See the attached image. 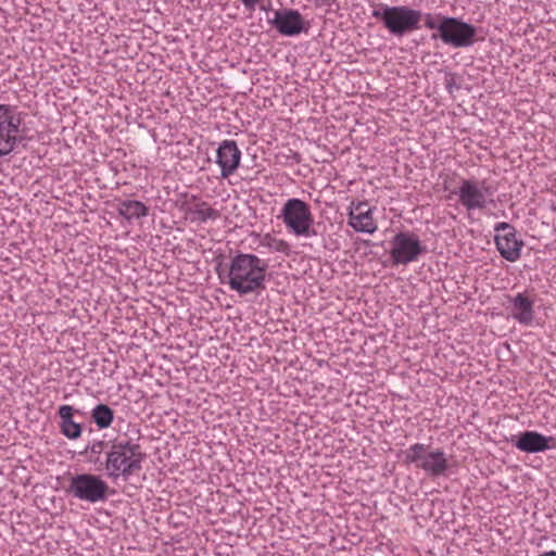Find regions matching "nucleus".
<instances>
[{
    "label": "nucleus",
    "instance_id": "4",
    "mask_svg": "<svg viewBox=\"0 0 556 556\" xmlns=\"http://www.w3.org/2000/svg\"><path fill=\"white\" fill-rule=\"evenodd\" d=\"M495 190L485 180L463 178L459 186L451 190L448 198L457 197V201L467 212L483 211L494 204Z\"/></svg>",
    "mask_w": 556,
    "mask_h": 556
},
{
    "label": "nucleus",
    "instance_id": "18",
    "mask_svg": "<svg viewBox=\"0 0 556 556\" xmlns=\"http://www.w3.org/2000/svg\"><path fill=\"white\" fill-rule=\"evenodd\" d=\"M252 236L258 248H264L270 253H281L286 256L290 255L291 253L289 242L283 239L276 238L269 232L264 235L253 233Z\"/></svg>",
    "mask_w": 556,
    "mask_h": 556
},
{
    "label": "nucleus",
    "instance_id": "1",
    "mask_svg": "<svg viewBox=\"0 0 556 556\" xmlns=\"http://www.w3.org/2000/svg\"><path fill=\"white\" fill-rule=\"evenodd\" d=\"M267 269L266 260L239 252L229 261L225 283L240 296L260 294L266 289Z\"/></svg>",
    "mask_w": 556,
    "mask_h": 556
},
{
    "label": "nucleus",
    "instance_id": "13",
    "mask_svg": "<svg viewBox=\"0 0 556 556\" xmlns=\"http://www.w3.org/2000/svg\"><path fill=\"white\" fill-rule=\"evenodd\" d=\"M375 206H370L366 201L351 202L348 211V224L356 232L372 235L378 226L374 219Z\"/></svg>",
    "mask_w": 556,
    "mask_h": 556
},
{
    "label": "nucleus",
    "instance_id": "2",
    "mask_svg": "<svg viewBox=\"0 0 556 556\" xmlns=\"http://www.w3.org/2000/svg\"><path fill=\"white\" fill-rule=\"evenodd\" d=\"M146 454L141 446L131 440H122L112 444L106 453L104 469L112 480H127L141 470Z\"/></svg>",
    "mask_w": 556,
    "mask_h": 556
},
{
    "label": "nucleus",
    "instance_id": "24",
    "mask_svg": "<svg viewBox=\"0 0 556 556\" xmlns=\"http://www.w3.org/2000/svg\"><path fill=\"white\" fill-rule=\"evenodd\" d=\"M549 207L551 211L556 214V203L552 202Z\"/></svg>",
    "mask_w": 556,
    "mask_h": 556
},
{
    "label": "nucleus",
    "instance_id": "14",
    "mask_svg": "<svg viewBox=\"0 0 556 556\" xmlns=\"http://www.w3.org/2000/svg\"><path fill=\"white\" fill-rule=\"evenodd\" d=\"M241 151L235 140H223L216 150V163L223 178L230 177L239 167Z\"/></svg>",
    "mask_w": 556,
    "mask_h": 556
},
{
    "label": "nucleus",
    "instance_id": "23",
    "mask_svg": "<svg viewBox=\"0 0 556 556\" xmlns=\"http://www.w3.org/2000/svg\"><path fill=\"white\" fill-rule=\"evenodd\" d=\"M105 442L103 440H93L87 446L85 447V453H89L90 462H97L99 460L100 455L102 454L104 450Z\"/></svg>",
    "mask_w": 556,
    "mask_h": 556
},
{
    "label": "nucleus",
    "instance_id": "25",
    "mask_svg": "<svg viewBox=\"0 0 556 556\" xmlns=\"http://www.w3.org/2000/svg\"><path fill=\"white\" fill-rule=\"evenodd\" d=\"M452 87H453V84L447 83L446 88L448 89L450 92H452Z\"/></svg>",
    "mask_w": 556,
    "mask_h": 556
},
{
    "label": "nucleus",
    "instance_id": "5",
    "mask_svg": "<svg viewBox=\"0 0 556 556\" xmlns=\"http://www.w3.org/2000/svg\"><path fill=\"white\" fill-rule=\"evenodd\" d=\"M279 217L288 231L295 237L312 238L317 236L311 206L299 198L288 199L280 210Z\"/></svg>",
    "mask_w": 556,
    "mask_h": 556
},
{
    "label": "nucleus",
    "instance_id": "10",
    "mask_svg": "<svg viewBox=\"0 0 556 556\" xmlns=\"http://www.w3.org/2000/svg\"><path fill=\"white\" fill-rule=\"evenodd\" d=\"M494 242L500 255L510 262H517L525 247V241L518 237L517 229L509 223L498 222L494 225Z\"/></svg>",
    "mask_w": 556,
    "mask_h": 556
},
{
    "label": "nucleus",
    "instance_id": "6",
    "mask_svg": "<svg viewBox=\"0 0 556 556\" xmlns=\"http://www.w3.org/2000/svg\"><path fill=\"white\" fill-rule=\"evenodd\" d=\"M404 463L416 465L431 477L444 476L448 468L446 455L442 450H429V446L422 443H415L404 451Z\"/></svg>",
    "mask_w": 556,
    "mask_h": 556
},
{
    "label": "nucleus",
    "instance_id": "22",
    "mask_svg": "<svg viewBox=\"0 0 556 556\" xmlns=\"http://www.w3.org/2000/svg\"><path fill=\"white\" fill-rule=\"evenodd\" d=\"M442 14H432V13H422V18L425 22V27L431 30H438V34H441V24L442 20L446 18Z\"/></svg>",
    "mask_w": 556,
    "mask_h": 556
},
{
    "label": "nucleus",
    "instance_id": "3",
    "mask_svg": "<svg viewBox=\"0 0 556 556\" xmlns=\"http://www.w3.org/2000/svg\"><path fill=\"white\" fill-rule=\"evenodd\" d=\"M371 17L380 22L390 35L402 38L420 28L422 12L407 5L376 3L372 5Z\"/></svg>",
    "mask_w": 556,
    "mask_h": 556
},
{
    "label": "nucleus",
    "instance_id": "20",
    "mask_svg": "<svg viewBox=\"0 0 556 556\" xmlns=\"http://www.w3.org/2000/svg\"><path fill=\"white\" fill-rule=\"evenodd\" d=\"M91 419L99 430L108 429L114 420V412L106 404H97L90 412Z\"/></svg>",
    "mask_w": 556,
    "mask_h": 556
},
{
    "label": "nucleus",
    "instance_id": "16",
    "mask_svg": "<svg viewBox=\"0 0 556 556\" xmlns=\"http://www.w3.org/2000/svg\"><path fill=\"white\" fill-rule=\"evenodd\" d=\"M514 445L521 452L534 454L556 448V439L536 431H525Z\"/></svg>",
    "mask_w": 556,
    "mask_h": 556
},
{
    "label": "nucleus",
    "instance_id": "7",
    "mask_svg": "<svg viewBox=\"0 0 556 556\" xmlns=\"http://www.w3.org/2000/svg\"><path fill=\"white\" fill-rule=\"evenodd\" d=\"M109 485L97 475L77 473L70 478L66 492L74 498L87 502L99 503L108 498Z\"/></svg>",
    "mask_w": 556,
    "mask_h": 556
},
{
    "label": "nucleus",
    "instance_id": "17",
    "mask_svg": "<svg viewBox=\"0 0 556 556\" xmlns=\"http://www.w3.org/2000/svg\"><path fill=\"white\" fill-rule=\"evenodd\" d=\"M73 413L74 408L71 405H62L59 407L60 430L65 438L77 440L81 435L83 428L80 424L74 421Z\"/></svg>",
    "mask_w": 556,
    "mask_h": 556
},
{
    "label": "nucleus",
    "instance_id": "12",
    "mask_svg": "<svg viewBox=\"0 0 556 556\" xmlns=\"http://www.w3.org/2000/svg\"><path fill=\"white\" fill-rule=\"evenodd\" d=\"M507 301V309L515 321L526 327L534 326V298L528 290L508 296Z\"/></svg>",
    "mask_w": 556,
    "mask_h": 556
},
{
    "label": "nucleus",
    "instance_id": "11",
    "mask_svg": "<svg viewBox=\"0 0 556 556\" xmlns=\"http://www.w3.org/2000/svg\"><path fill=\"white\" fill-rule=\"evenodd\" d=\"M21 122L15 106L0 104V156L8 155L14 150L18 141Z\"/></svg>",
    "mask_w": 556,
    "mask_h": 556
},
{
    "label": "nucleus",
    "instance_id": "15",
    "mask_svg": "<svg viewBox=\"0 0 556 556\" xmlns=\"http://www.w3.org/2000/svg\"><path fill=\"white\" fill-rule=\"evenodd\" d=\"M269 22L285 36L299 35L304 28V21L301 13L292 9L275 11L274 18Z\"/></svg>",
    "mask_w": 556,
    "mask_h": 556
},
{
    "label": "nucleus",
    "instance_id": "8",
    "mask_svg": "<svg viewBox=\"0 0 556 556\" xmlns=\"http://www.w3.org/2000/svg\"><path fill=\"white\" fill-rule=\"evenodd\" d=\"M440 26L441 34H432V39L440 38L443 43L453 48H469L476 42L477 28L469 23L447 16Z\"/></svg>",
    "mask_w": 556,
    "mask_h": 556
},
{
    "label": "nucleus",
    "instance_id": "9",
    "mask_svg": "<svg viewBox=\"0 0 556 556\" xmlns=\"http://www.w3.org/2000/svg\"><path fill=\"white\" fill-rule=\"evenodd\" d=\"M390 257L395 265H407L416 262L426 253L419 236L413 231H400L390 241Z\"/></svg>",
    "mask_w": 556,
    "mask_h": 556
},
{
    "label": "nucleus",
    "instance_id": "21",
    "mask_svg": "<svg viewBox=\"0 0 556 556\" xmlns=\"http://www.w3.org/2000/svg\"><path fill=\"white\" fill-rule=\"evenodd\" d=\"M193 219L205 223L214 220L218 217V212L211 207L206 202H201L194 205L192 210Z\"/></svg>",
    "mask_w": 556,
    "mask_h": 556
},
{
    "label": "nucleus",
    "instance_id": "19",
    "mask_svg": "<svg viewBox=\"0 0 556 556\" xmlns=\"http://www.w3.org/2000/svg\"><path fill=\"white\" fill-rule=\"evenodd\" d=\"M116 210L127 220L139 219L148 215L147 205L137 200L121 201Z\"/></svg>",
    "mask_w": 556,
    "mask_h": 556
}]
</instances>
